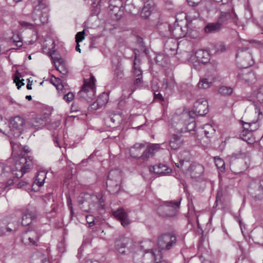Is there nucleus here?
<instances>
[{
  "label": "nucleus",
  "mask_w": 263,
  "mask_h": 263,
  "mask_svg": "<svg viewBox=\"0 0 263 263\" xmlns=\"http://www.w3.org/2000/svg\"><path fill=\"white\" fill-rule=\"evenodd\" d=\"M252 125L250 124H248V123L243 124L244 129L242 131L240 135V137L242 140L247 141V137L251 135V132L256 130V128H252Z\"/></svg>",
  "instance_id": "nucleus-33"
},
{
  "label": "nucleus",
  "mask_w": 263,
  "mask_h": 263,
  "mask_svg": "<svg viewBox=\"0 0 263 263\" xmlns=\"http://www.w3.org/2000/svg\"><path fill=\"white\" fill-rule=\"evenodd\" d=\"M255 111L256 114H258V118H260V116L262 117V112L261 111L260 108L259 106L255 105Z\"/></svg>",
  "instance_id": "nucleus-57"
},
{
  "label": "nucleus",
  "mask_w": 263,
  "mask_h": 263,
  "mask_svg": "<svg viewBox=\"0 0 263 263\" xmlns=\"http://www.w3.org/2000/svg\"><path fill=\"white\" fill-rule=\"evenodd\" d=\"M179 120V123L175 126L176 129L181 133L191 132L194 131L196 127L194 121H189L190 119V115L186 113L182 114L179 117H177Z\"/></svg>",
  "instance_id": "nucleus-10"
},
{
  "label": "nucleus",
  "mask_w": 263,
  "mask_h": 263,
  "mask_svg": "<svg viewBox=\"0 0 263 263\" xmlns=\"http://www.w3.org/2000/svg\"><path fill=\"white\" fill-rule=\"evenodd\" d=\"M201 0H187V2L189 5L195 7L197 6Z\"/></svg>",
  "instance_id": "nucleus-51"
},
{
  "label": "nucleus",
  "mask_w": 263,
  "mask_h": 263,
  "mask_svg": "<svg viewBox=\"0 0 263 263\" xmlns=\"http://www.w3.org/2000/svg\"><path fill=\"white\" fill-rule=\"evenodd\" d=\"M193 111L196 116H204L208 112V103L204 98L198 99L193 106Z\"/></svg>",
  "instance_id": "nucleus-18"
},
{
  "label": "nucleus",
  "mask_w": 263,
  "mask_h": 263,
  "mask_svg": "<svg viewBox=\"0 0 263 263\" xmlns=\"http://www.w3.org/2000/svg\"><path fill=\"white\" fill-rule=\"evenodd\" d=\"M8 163H12L10 166H6L0 163V188L9 190V187L13 184V178H20L30 171L33 162L30 157L18 156L15 158H10Z\"/></svg>",
  "instance_id": "nucleus-1"
},
{
  "label": "nucleus",
  "mask_w": 263,
  "mask_h": 263,
  "mask_svg": "<svg viewBox=\"0 0 263 263\" xmlns=\"http://www.w3.org/2000/svg\"><path fill=\"white\" fill-rule=\"evenodd\" d=\"M200 14L198 11L195 9L190 10L187 14H185V17L187 20L192 21V20L197 19L199 17Z\"/></svg>",
  "instance_id": "nucleus-39"
},
{
  "label": "nucleus",
  "mask_w": 263,
  "mask_h": 263,
  "mask_svg": "<svg viewBox=\"0 0 263 263\" xmlns=\"http://www.w3.org/2000/svg\"><path fill=\"white\" fill-rule=\"evenodd\" d=\"M56 88L58 91L59 95L62 96L65 94L68 91V86L64 85L63 83L57 84Z\"/></svg>",
  "instance_id": "nucleus-41"
},
{
  "label": "nucleus",
  "mask_w": 263,
  "mask_h": 263,
  "mask_svg": "<svg viewBox=\"0 0 263 263\" xmlns=\"http://www.w3.org/2000/svg\"><path fill=\"white\" fill-rule=\"evenodd\" d=\"M162 28L167 29L176 39H180L186 34V30H183L181 26L176 23H175L173 27L166 23L162 24L159 27V29H161Z\"/></svg>",
  "instance_id": "nucleus-17"
},
{
  "label": "nucleus",
  "mask_w": 263,
  "mask_h": 263,
  "mask_svg": "<svg viewBox=\"0 0 263 263\" xmlns=\"http://www.w3.org/2000/svg\"><path fill=\"white\" fill-rule=\"evenodd\" d=\"M215 164L217 167L220 169L221 171H223L224 170V162L221 159H215Z\"/></svg>",
  "instance_id": "nucleus-49"
},
{
  "label": "nucleus",
  "mask_w": 263,
  "mask_h": 263,
  "mask_svg": "<svg viewBox=\"0 0 263 263\" xmlns=\"http://www.w3.org/2000/svg\"><path fill=\"white\" fill-rule=\"evenodd\" d=\"M239 79L247 83H254L256 81L255 73L247 69L243 68L238 74Z\"/></svg>",
  "instance_id": "nucleus-21"
},
{
  "label": "nucleus",
  "mask_w": 263,
  "mask_h": 263,
  "mask_svg": "<svg viewBox=\"0 0 263 263\" xmlns=\"http://www.w3.org/2000/svg\"><path fill=\"white\" fill-rule=\"evenodd\" d=\"M246 156L245 153L239 152V153H233L232 156L235 158H242Z\"/></svg>",
  "instance_id": "nucleus-55"
},
{
  "label": "nucleus",
  "mask_w": 263,
  "mask_h": 263,
  "mask_svg": "<svg viewBox=\"0 0 263 263\" xmlns=\"http://www.w3.org/2000/svg\"><path fill=\"white\" fill-rule=\"evenodd\" d=\"M84 263H100V262L97 260H93L91 259L88 258V259H85Z\"/></svg>",
  "instance_id": "nucleus-62"
},
{
  "label": "nucleus",
  "mask_w": 263,
  "mask_h": 263,
  "mask_svg": "<svg viewBox=\"0 0 263 263\" xmlns=\"http://www.w3.org/2000/svg\"><path fill=\"white\" fill-rule=\"evenodd\" d=\"M20 24L21 26L23 27H26L27 28H31L32 26V25L31 23L25 21L21 22Z\"/></svg>",
  "instance_id": "nucleus-58"
},
{
  "label": "nucleus",
  "mask_w": 263,
  "mask_h": 263,
  "mask_svg": "<svg viewBox=\"0 0 263 263\" xmlns=\"http://www.w3.org/2000/svg\"><path fill=\"white\" fill-rule=\"evenodd\" d=\"M227 50V47L222 43H219L214 45L210 50L211 54L220 53L225 52Z\"/></svg>",
  "instance_id": "nucleus-36"
},
{
  "label": "nucleus",
  "mask_w": 263,
  "mask_h": 263,
  "mask_svg": "<svg viewBox=\"0 0 263 263\" xmlns=\"http://www.w3.org/2000/svg\"><path fill=\"white\" fill-rule=\"evenodd\" d=\"M50 82L55 87H57V84H60L61 83V80L54 77H52V78L50 79Z\"/></svg>",
  "instance_id": "nucleus-52"
},
{
  "label": "nucleus",
  "mask_w": 263,
  "mask_h": 263,
  "mask_svg": "<svg viewBox=\"0 0 263 263\" xmlns=\"http://www.w3.org/2000/svg\"><path fill=\"white\" fill-rule=\"evenodd\" d=\"M180 200L165 201L158 208L157 212L159 215L164 217L175 216L180 208Z\"/></svg>",
  "instance_id": "nucleus-6"
},
{
  "label": "nucleus",
  "mask_w": 263,
  "mask_h": 263,
  "mask_svg": "<svg viewBox=\"0 0 263 263\" xmlns=\"http://www.w3.org/2000/svg\"><path fill=\"white\" fill-rule=\"evenodd\" d=\"M135 242L133 238L124 235L119 236L115 241L116 250L121 254L131 251L135 247Z\"/></svg>",
  "instance_id": "nucleus-8"
},
{
  "label": "nucleus",
  "mask_w": 263,
  "mask_h": 263,
  "mask_svg": "<svg viewBox=\"0 0 263 263\" xmlns=\"http://www.w3.org/2000/svg\"><path fill=\"white\" fill-rule=\"evenodd\" d=\"M125 104V101L124 100H122L120 101L118 103V107L120 109H127L126 106L125 107L124 105Z\"/></svg>",
  "instance_id": "nucleus-56"
},
{
  "label": "nucleus",
  "mask_w": 263,
  "mask_h": 263,
  "mask_svg": "<svg viewBox=\"0 0 263 263\" xmlns=\"http://www.w3.org/2000/svg\"><path fill=\"white\" fill-rule=\"evenodd\" d=\"M176 237L172 233L162 234L158 237L157 245L162 250L171 249L176 243Z\"/></svg>",
  "instance_id": "nucleus-13"
},
{
  "label": "nucleus",
  "mask_w": 263,
  "mask_h": 263,
  "mask_svg": "<svg viewBox=\"0 0 263 263\" xmlns=\"http://www.w3.org/2000/svg\"><path fill=\"white\" fill-rule=\"evenodd\" d=\"M183 143V139L181 135L173 134L170 140V146L172 149H179Z\"/></svg>",
  "instance_id": "nucleus-26"
},
{
  "label": "nucleus",
  "mask_w": 263,
  "mask_h": 263,
  "mask_svg": "<svg viewBox=\"0 0 263 263\" xmlns=\"http://www.w3.org/2000/svg\"><path fill=\"white\" fill-rule=\"evenodd\" d=\"M77 43V45L76 47V51L79 52H81V49L80 48V45L79 44V43Z\"/></svg>",
  "instance_id": "nucleus-64"
},
{
  "label": "nucleus",
  "mask_w": 263,
  "mask_h": 263,
  "mask_svg": "<svg viewBox=\"0 0 263 263\" xmlns=\"http://www.w3.org/2000/svg\"><path fill=\"white\" fill-rule=\"evenodd\" d=\"M215 133L214 129L210 125H205L204 126V134L207 138L211 137V135Z\"/></svg>",
  "instance_id": "nucleus-44"
},
{
  "label": "nucleus",
  "mask_w": 263,
  "mask_h": 263,
  "mask_svg": "<svg viewBox=\"0 0 263 263\" xmlns=\"http://www.w3.org/2000/svg\"><path fill=\"white\" fill-rule=\"evenodd\" d=\"M13 41L16 43V45L18 47H21L22 46V38L18 34L13 35L12 37Z\"/></svg>",
  "instance_id": "nucleus-48"
},
{
  "label": "nucleus",
  "mask_w": 263,
  "mask_h": 263,
  "mask_svg": "<svg viewBox=\"0 0 263 263\" xmlns=\"http://www.w3.org/2000/svg\"><path fill=\"white\" fill-rule=\"evenodd\" d=\"M91 3L90 5H91V7L92 8L91 10L92 14L93 15H97L99 14L100 11V8L98 7L99 6V2H97V0H89Z\"/></svg>",
  "instance_id": "nucleus-43"
},
{
  "label": "nucleus",
  "mask_w": 263,
  "mask_h": 263,
  "mask_svg": "<svg viewBox=\"0 0 263 263\" xmlns=\"http://www.w3.org/2000/svg\"><path fill=\"white\" fill-rule=\"evenodd\" d=\"M192 178H197L201 176L204 172L203 166L198 163H192L187 170Z\"/></svg>",
  "instance_id": "nucleus-24"
},
{
  "label": "nucleus",
  "mask_w": 263,
  "mask_h": 263,
  "mask_svg": "<svg viewBox=\"0 0 263 263\" xmlns=\"http://www.w3.org/2000/svg\"><path fill=\"white\" fill-rule=\"evenodd\" d=\"M154 99L156 100L160 101H164V98H163L162 95L160 93H154Z\"/></svg>",
  "instance_id": "nucleus-53"
},
{
  "label": "nucleus",
  "mask_w": 263,
  "mask_h": 263,
  "mask_svg": "<svg viewBox=\"0 0 263 263\" xmlns=\"http://www.w3.org/2000/svg\"><path fill=\"white\" fill-rule=\"evenodd\" d=\"M136 50H134L135 60L133 63V72L136 77L142 76V71L140 66V59L139 55L136 52Z\"/></svg>",
  "instance_id": "nucleus-31"
},
{
  "label": "nucleus",
  "mask_w": 263,
  "mask_h": 263,
  "mask_svg": "<svg viewBox=\"0 0 263 263\" xmlns=\"http://www.w3.org/2000/svg\"><path fill=\"white\" fill-rule=\"evenodd\" d=\"M20 77H21V75L19 73L15 74V75L14 76V80H13L14 83H15L16 82H18V81H21L20 80Z\"/></svg>",
  "instance_id": "nucleus-59"
},
{
  "label": "nucleus",
  "mask_w": 263,
  "mask_h": 263,
  "mask_svg": "<svg viewBox=\"0 0 263 263\" xmlns=\"http://www.w3.org/2000/svg\"><path fill=\"white\" fill-rule=\"evenodd\" d=\"M190 158V153L188 151H183L179 153L178 159L179 163H176V165L178 168H181L184 162H187Z\"/></svg>",
  "instance_id": "nucleus-34"
},
{
  "label": "nucleus",
  "mask_w": 263,
  "mask_h": 263,
  "mask_svg": "<svg viewBox=\"0 0 263 263\" xmlns=\"http://www.w3.org/2000/svg\"><path fill=\"white\" fill-rule=\"evenodd\" d=\"M142 244L140 246V249L143 250V252L148 254L147 255L152 258V262H155L156 263H167L165 260H162V255L161 252L157 250H151L149 251V249H144V247L147 244H151V242L149 241H145L142 242Z\"/></svg>",
  "instance_id": "nucleus-16"
},
{
  "label": "nucleus",
  "mask_w": 263,
  "mask_h": 263,
  "mask_svg": "<svg viewBox=\"0 0 263 263\" xmlns=\"http://www.w3.org/2000/svg\"><path fill=\"white\" fill-rule=\"evenodd\" d=\"M18 219L15 217H5L1 222L0 229L3 234L7 232L13 233L16 232L18 228Z\"/></svg>",
  "instance_id": "nucleus-12"
},
{
  "label": "nucleus",
  "mask_w": 263,
  "mask_h": 263,
  "mask_svg": "<svg viewBox=\"0 0 263 263\" xmlns=\"http://www.w3.org/2000/svg\"><path fill=\"white\" fill-rule=\"evenodd\" d=\"M141 0H128L125 5L124 9L128 12L135 14L139 10V4L141 3Z\"/></svg>",
  "instance_id": "nucleus-25"
},
{
  "label": "nucleus",
  "mask_w": 263,
  "mask_h": 263,
  "mask_svg": "<svg viewBox=\"0 0 263 263\" xmlns=\"http://www.w3.org/2000/svg\"><path fill=\"white\" fill-rule=\"evenodd\" d=\"M155 4L153 0H147L144 3L143 7L141 11L140 15L142 17L147 18L151 14L154 9Z\"/></svg>",
  "instance_id": "nucleus-28"
},
{
  "label": "nucleus",
  "mask_w": 263,
  "mask_h": 263,
  "mask_svg": "<svg viewBox=\"0 0 263 263\" xmlns=\"http://www.w3.org/2000/svg\"><path fill=\"white\" fill-rule=\"evenodd\" d=\"M84 31H80L76 35V42L77 43H79L80 42H82L83 40L84 39Z\"/></svg>",
  "instance_id": "nucleus-50"
},
{
  "label": "nucleus",
  "mask_w": 263,
  "mask_h": 263,
  "mask_svg": "<svg viewBox=\"0 0 263 263\" xmlns=\"http://www.w3.org/2000/svg\"><path fill=\"white\" fill-rule=\"evenodd\" d=\"M237 63L242 68H248L254 63L251 53L244 49H240L236 55Z\"/></svg>",
  "instance_id": "nucleus-11"
},
{
  "label": "nucleus",
  "mask_w": 263,
  "mask_h": 263,
  "mask_svg": "<svg viewBox=\"0 0 263 263\" xmlns=\"http://www.w3.org/2000/svg\"><path fill=\"white\" fill-rule=\"evenodd\" d=\"M36 217V214L35 211L29 209L25 210L22 214V225L24 226L29 225Z\"/></svg>",
  "instance_id": "nucleus-23"
},
{
  "label": "nucleus",
  "mask_w": 263,
  "mask_h": 263,
  "mask_svg": "<svg viewBox=\"0 0 263 263\" xmlns=\"http://www.w3.org/2000/svg\"><path fill=\"white\" fill-rule=\"evenodd\" d=\"M23 81H24V80L22 79L21 81L15 83L16 85L17 86L18 89H20L22 86H23L25 84L23 82Z\"/></svg>",
  "instance_id": "nucleus-60"
},
{
  "label": "nucleus",
  "mask_w": 263,
  "mask_h": 263,
  "mask_svg": "<svg viewBox=\"0 0 263 263\" xmlns=\"http://www.w3.org/2000/svg\"><path fill=\"white\" fill-rule=\"evenodd\" d=\"M249 194L256 200L263 199V179L258 177L251 180L249 187Z\"/></svg>",
  "instance_id": "nucleus-9"
},
{
  "label": "nucleus",
  "mask_w": 263,
  "mask_h": 263,
  "mask_svg": "<svg viewBox=\"0 0 263 263\" xmlns=\"http://www.w3.org/2000/svg\"><path fill=\"white\" fill-rule=\"evenodd\" d=\"M116 2V1H114L110 4L109 6V13L114 19L119 20L124 14V8L122 7L121 4L120 6L115 5Z\"/></svg>",
  "instance_id": "nucleus-22"
},
{
  "label": "nucleus",
  "mask_w": 263,
  "mask_h": 263,
  "mask_svg": "<svg viewBox=\"0 0 263 263\" xmlns=\"http://www.w3.org/2000/svg\"><path fill=\"white\" fill-rule=\"evenodd\" d=\"M33 4L34 9L31 18L36 25L47 23L48 21L49 9L47 0H31Z\"/></svg>",
  "instance_id": "nucleus-2"
},
{
  "label": "nucleus",
  "mask_w": 263,
  "mask_h": 263,
  "mask_svg": "<svg viewBox=\"0 0 263 263\" xmlns=\"http://www.w3.org/2000/svg\"><path fill=\"white\" fill-rule=\"evenodd\" d=\"M222 26L217 21L215 23H209L204 28V30L206 33H215L220 31Z\"/></svg>",
  "instance_id": "nucleus-32"
},
{
  "label": "nucleus",
  "mask_w": 263,
  "mask_h": 263,
  "mask_svg": "<svg viewBox=\"0 0 263 263\" xmlns=\"http://www.w3.org/2000/svg\"><path fill=\"white\" fill-rule=\"evenodd\" d=\"M145 148L144 144L136 143L130 148V155L133 157L147 161L160 148V145L158 144H153L147 146L146 148Z\"/></svg>",
  "instance_id": "nucleus-3"
},
{
  "label": "nucleus",
  "mask_w": 263,
  "mask_h": 263,
  "mask_svg": "<svg viewBox=\"0 0 263 263\" xmlns=\"http://www.w3.org/2000/svg\"><path fill=\"white\" fill-rule=\"evenodd\" d=\"M176 85V83L173 77H168L163 79L162 88L166 90L167 89H173Z\"/></svg>",
  "instance_id": "nucleus-35"
},
{
  "label": "nucleus",
  "mask_w": 263,
  "mask_h": 263,
  "mask_svg": "<svg viewBox=\"0 0 263 263\" xmlns=\"http://www.w3.org/2000/svg\"><path fill=\"white\" fill-rule=\"evenodd\" d=\"M74 97V95L72 92L68 91L63 95V98L66 102L68 103L73 100Z\"/></svg>",
  "instance_id": "nucleus-47"
},
{
  "label": "nucleus",
  "mask_w": 263,
  "mask_h": 263,
  "mask_svg": "<svg viewBox=\"0 0 263 263\" xmlns=\"http://www.w3.org/2000/svg\"><path fill=\"white\" fill-rule=\"evenodd\" d=\"M114 216L120 221L121 224L125 227L129 225L131 221L128 218L126 211L122 208H120L113 212Z\"/></svg>",
  "instance_id": "nucleus-20"
},
{
  "label": "nucleus",
  "mask_w": 263,
  "mask_h": 263,
  "mask_svg": "<svg viewBox=\"0 0 263 263\" xmlns=\"http://www.w3.org/2000/svg\"><path fill=\"white\" fill-rule=\"evenodd\" d=\"M40 236L36 230H28L24 233L22 240L25 243L37 246Z\"/></svg>",
  "instance_id": "nucleus-19"
},
{
  "label": "nucleus",
  "mask_w": 263,
  "mask_h": 263,
  "mask_svg": "<svg viewBox=\"0 0 263 263\" xmlns=\"http://www.w3.org/2000/svg\"><path fill=\"white\" fill-rule=\"evenodd\" d=\"M195 57L199 62L203 64L208 63L210 60V53L206 50H198L195 52Z\"/></svg>",
  "instance_id": "nucleus-29"
},
{
  "label": "nucleus",
  "mask_w": 263,
  "mask_h": 263,
  "mask_svg": "<svg viewBox=\"0 0 263 263\" xmlns=\"http://www.w3.org/2000/svg\"><path fill=\"white\" fill-rule=\"evenodd\" d=\"M212 83V81H209L208 79H203L199 82L198 86L199 88L206 89L210 87Z\"/></svg>",
  "instance_id": "nucleus-42"
},
{
  "label": "nucleus",
  "mask_w": 263,
  "mask_h": 263,
  "mask_svg": "<svg viewBox=\"0 0 263 263\" xmlns=\"http://www.w3.org/2000/svg\"><path fill=\"white\" fill-rule=\"evenodd\" d=\"M86 220L90 226H91V224H93L94 223L93 217L91 215L86 216Z\"/></svg>",
  "instance_id": "nucleus-54"
},
{
  "label": "nucleus",
  "mask_w": 263,
  "mask_h": 263,
  "mask_svg": "<svg viewBox=\"0 0 263 263\" xmlns=\"http://www.w3.org/2000/svg\"><path fill=\"white\" fill-rule=\"evenodd\" d=\"M250 124L252 125V128H256V129L257 128V127H258V125L256 124V122H254V123H250Z\"/></svg>",
  "instance_id": "nucleus-63"
},
{
  "label": "nucleus",
  "mask_w": 263,
  "mask_h": 263,
  "mask_svg": "<svg viewBox=\"0 0 263 263\" xmlns=\"http://www.w3.org/2000/svg\"><path fill=\"white\" fill-rule=\"evenodd\" d=\"M95 79L91 76L89 80H84L81 89L78 92L77 96L87 101L92 99L95 95Z\"/></svg>",
  "instance_id": "nucleus-7"
},
{
  "label": "nucleus",
  "mask_w": 263,
  "mask_h": 263,
  "mask_svg": "<svg viewBox=\"0 0 263 263\" xmlns=\"http://www.w3.org/2000/svg\"><path fill=\"white\" fill-rule=\"evenodd\" d=\"M142 76H141V77H139L135 80L134 84L136 85H138L139 84H141L142 83Z\"/></svg>",
  "instance_id": "nucleus-61"
},
{
  "label": "nucleus",
  "mask_w": 263,
  "mask_h": 263,
  "mask_svg": "<svg viewBox=\"0 0 263 263\" xmlns=\"http://www.w3.org/2000/svg\"><path fill=\"white\" fill-rule=\"evenodd\" d=\"M46 173L44 171L39 172L36 176V179L34 183L39 186H43L44 183V180L46 178Z\"/></svg>",
  "instance_id": "nucleus-38"
},
{
  "label": "nucleus",
  "mask_w": 263,
  "mask_h": 263,
  "mask_svg": "<svg viewBox=\"0 0 263 263\" xmlns=\"http://www.w3.org/2000/svg\"><path fill=\"white\" fill-rule=\"evenodd\" d=\"M79 200L80 204L85 203L89 205V211H98L104 210L105 205L103 204L104 200L101 194L98 195L85 194L83 197H81Z\"/></svg>",
  "instance_id": "nucleus-4"
},
{
  "label": "nucleus",
  "mask_w": 263,
  "mask_h": 263,
  "mask_svg": "<svg viewBox=\"0 0 263 263\" xmlns=\"http://www.w3.org/2000/svg\"><path fill=\"white\" fill-rule=\"evenodd\" d=\"M121 172L118 169L111 170L106 181L108 191L111 194L118 193L120 190Z\"/></svg>",
  "instance_id": "nucleus-5"
},
{
  "label": "nucleus",
  "mask_w": 263,
  "mask_h": 263,
  "mask_svg": "<svg viewBox=\"0 0 263 263\" xmlns=\"http://www.w3.org/2000/svg\"><path fill=\"white\" fill-rule=\"evenodd\" d=\"M123 76V70L122 67L119 66L115 70L114 79L117 80L121 79Z\"/></svg>",
  "instance_id": "nucleus-46"
},
{
  "label": "nucleus",
  "mask_w": 263,
  "mask_h": 263,
  "mask_svg": "<svg viewBox=\"0 0 263 263\" xmlns=\"http://www.w3.org/2000/svg\"><path fill=\"white\" fill-rule=\"evenodd\" d=\"M151 171H153L154 173L162 175L168 174L171 172L172 169L167 167L166 165L161 164L155 165L150 168Z\"/></svg>",
  "instance_id": "nucleus-30"
},
{
  "label": "nucleus",
  "mask_w": 263,
  "mask_h": 263,
  "mask_svg": "<svg viewBox=\"0 0 263 263\" xmlns=\"http://www.w3.org/2000/svg\"><path fill=\"white\" fill-rule=\"evenodd\" d=\"M108 98V96L104 93L99 96L96 102H95L92 105H95L97 104V106L96 108L101 107L107 103Z\"/></svg>",
  "instance_id": "nucleus-37"
},
{
  "label": "nucleus",
  "mask_w": 263,
  "mask_h": 263,
  "mask_svg": "<svg viewBox=\"0 0 263 263\" xmlns=\"http://www.w3.org/2000/svg\"><path fill=\"white\" fill-rule=\"evenodd\" d=\"M24 125L25 120L23 118L16 116L12 118L10 125L11 134L15 137H19L22 133Z\"/></svg>",
  "instance_id": "nucleus-15"
},
{
  "label": "nucleus",
  "mask_w": 263,
  "mask_h": 263,
  "mask_svg": "<svg viewBox=\"0 0 263 263\" xmlns=\"http://www.w3.org/2000/svg\"><path fill=\"white\" fill-rule=\"evenodd\" d=\"M256 98L258 102L263 103V85L260 86L257 89L256 92Z\"/></svg>",
  "instance_id": "nucleus-45"
},
{
  "label": "nucleus",
  "mask_w": 263,
  "mask_h": 263,
  "mask_svg": "<svg viewBox=\"0 0 263 263\" xmlns=\"http://www.w3.org/2000/svg\"><path fill=\"white\" fill-rule=\"evenodd\" d=\"M217 21L221 25L222 27L223 25L228 22H231L236 25H239L238 18L233 9L228 10L227 11H220L218 17Z\"/></svg>",
  "instance_id": "nucleus-14"
},
{
  "label": "nucleus",
  "mask_w": 263,
  "mask_h": 263,
  "mask_svg": "<svg viewBox=\"0 0 263 263\" xmlns=\"http://www.w3.org/2000/svg\"><path fill=\"white\" fill-rule=\"evenodd\" d=\"M218 93L223 96L231 95L233 92V89L230 86H222L218 89Z\"/></svg>",
  "instance_id": "nucleus-40"
},
{
  "label": "nucleus",
  "mask_w": 263,
  "mask_h": 263,
  "mask_svg": "<svg viewBox=\"0 0 263 263\" xmlns=\"http://www.w3.org/2000/svg\"><path fill=\"white\" fill-rule=\"evenodd\" d=\"M50 55L51 57L52 61L54 63L56 69L62 74L66 76L68 73V70L63 60L61 58L53 57L52 55Z\"/></svg>",
  "instance_id": "nucleus-27"
}]
</instances>
